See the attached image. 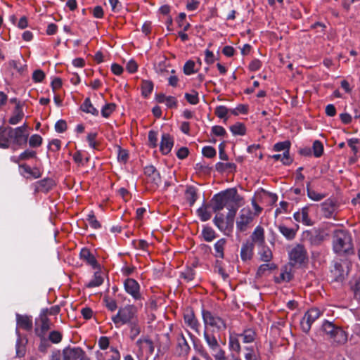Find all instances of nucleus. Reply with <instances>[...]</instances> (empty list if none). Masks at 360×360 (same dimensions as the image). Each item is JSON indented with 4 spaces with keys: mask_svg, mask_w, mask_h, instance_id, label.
<instances>
[{
    "mask_svg": "<svg viewBox=\"0 0 360 360\" xmlns=\"http://www.w3.org/2000/svg\"><path fill=\"white\" fill-rule=\"evenodd\" d=\"M240 199L236 188L227 189L213 196L212 208L214 212H217L225 207L229 210V212L236 214Z\"/></svg>",
    "mask_w": 360,
    "mask_h": 360,
    "instance_id": "obj_1",
    "label": "nucleus"
},
{
    "mask_svg": "<svg viewBox=\"0 0 360 360\" xmlns=\"http://www.w3.org/2000/svg\"><path fill=\"white\" fill-rule=\"evenodd\" d=\"M333 250L336 253H349L352 250V238L345 230H337L333 238Z\"/></svg>",
    "mask_w": 360,
    "mask_h": 360,
    "instance_id": "obj_2",
    "label": "nucleus"
},
{
    "mask_svg": "<svg viewBox=\"0 0 360 360\" xmlns=\"http://www.w3.org/2000/svg\"><path fill=\"white\" fill-rule=\"evenodd\" d=\"M112 321L116 328L133 323L136 321V308L133 305H127L120 308L117 313L112 316Z\"/></svg>",
    "mask_w": 360,
    "mask_h": 360,
    "instance_id": "obj_3",
    "label": "nucleus"
},
{
    "mask_svg": "<svg viewBox=\"0 0 360 360\" xmlns=\"http://www.w3.org/2000/svg\"><path fill=\"white\" fill-rule=\"evenodd\" d=\"M202 319L205 325V330H207V327L210 326L214 328V331H222L226 328L224 320L218 315L212 313L210 311L202 310Z\"/></svg>",
    "mask_w": 360,
    "mask_h": 360,
    "instance_id": "obj_4",
    "label": "nucleus"
},
{
    "mask_svg": "<svg viewBox=\"0 0 360 360\" xmlns=\"http://www.w3.org/2000/svg\"><path fill=\"white\" fill-rule=\"evenodd\" d=\"M27 127L25 124L16 128L8 127L12 143L20 146L26 144L28 138Z\"/></svg>",
    "mask_w": 360,
    "mask_h": 360,
    "instance_id": "obj_5",
    "label": "nucleus"
},
{
    "mask_svg": "<svg viewBox=\"0 0 360 360\" xmlns=\"http://www.w3.org/2000/svg\"><path fill=\"white\" fill-rule=\"evenodd\" d=\"M235 216L236 214H233V212H228L226 219H224L222 214H217L214 217L213 222L219 230L225 234H228L233 226Z\"/></svg>",
    "mask_w": 360,
    "mask_h": 360,
    "instance_id": "obj_6",
    "label": "nucleus"
},
{
    "mask_svg": "<svg viewBox=\"0 0 360 360\" xmlns=\"http://www.w3.org/2000/svg\"><path fill=\"white\" fill-rule=\"evenodd\" d=\"M203 336L215 360H218L225 354V352L221 349L217 339L213 334L205 330Z\"/></svg>",
    "mask_w": 360,
    "mask_h": 360,
    "instance_id": "obj_7",
    "label": "nucleus"
},
{
    "mask_svg": "<svg viewBox=\"0 0 360 360\" xmlns=\"http://www.w3.org/2000/svg\"><path fill=\"white\" fill-rule=\"evenodd\" d=\"M322 312L317 308H311L308 310L300 321L302 330L307 333L311 324L321 315Z\"/></svg>",
    "mask_w": 360,
    "mask_h": 360,
    "instance_id": "obj_8",
    "label": "nucleus"
},
{
    "mask_svg": "<svg viewBox=\"0 0 360 360\" xmlns=\"http://www.w3.org/2000/svg\"><path fill=\"white\" fill-rule=\"evenodd\" d=\"M254 214L250 208H243L236 220V229L240 232L248 229V225L252 221Z\"/></svg>",
    "mask_w": 360,
    "mask_h": 360,
    "instance_id": "obj_9",
    "label": "nucleus"
},
{
    "mask_svg": "<svg viewBox=\"0 0 360 360\" xmlns=\"http://www.w3.org/2000/svg\"><path fill=\"white\" fill-rule=\"evenodd\" d=\"M124 285L126 292L131 295L134 300L141 298L140 285L136 280L127 278L125 280Z\"/></svg>",
    "mask_w": 360,
    "mask_h": 360,
    "instance_id": "obj_10",
    "label": "nucleus"
},
{
    "mask_svg": "<svg viewBox=\"0 0 360 360\" xmlns=\"http://www.w3.org/2000/svg\"><path fill=\"white\" fill-rule=\"evenodd\" d=\"M290 260L295 263H302L307 259V252L302 245H297L289 252Z\"/></svg>",
    "mask_w": 360,
    "mask_h": 360,
    "instance_id": "obj_11",
    "label": "nucleus"
},
{
    "mask_svg": "<svg viewBox=\"0 0 360 360\" xmlns=\"http://www.w3.org/2000/svg\"><path fill=\"white\" fill-rule=\"evenodd\" d=\"M16 323L17 328L19 327L26 330H30L32 328V320L30 316L27 315H20L19 314H16ZM15 333L18 336V342H19L20 337L18 328H16Z\"/></svg>",
    "mask_w": 360,
    "mask_h": 360,
    "instance_id": "obj_12",
    "label": "nucleus"
},
{
    "mask_svg": "<svg viewBox=\"0 0 360 360\" xmlns=\"http://www.w3.org/2000/svg\"><path fill=\"white\" fill-rule=\"evenodd\" d=\"M84 356V352L79 347H67L63 350V360H77Z\"/></svg>",
    "mask_w": 360,
    "mask_h": 360,
    "instance_id": "obj_13",
    "label": "nucleus"
},
{
    "mask_svg": "<svg viewBox=\"0 0 360 360\" xmlns=\"http://www.w3.org/2000/svg\"><path fill=\"white\" fill-rule=\"evenodd\" d=\"M347 263L346 262H336L334 268L331 270L335 281H342L347 274Z\"/></svg>",
    "mask_w": 360,
    "mask_h": 360,
    "instance_id": "obj_14",
    "label": "nucleus"
},
{
    "mask_svg": "<svg viewBox=\"0 0 360 360\" xmlns=\"http://www.w3.org/2000/svg\"><path fill=\"white\" fill-rule=\"evenodd\" d=\"M174 146V139L168 134H163L162 135L160 149L162 154H168Z\"/></svg>",
    "mask_w": 360,
    "mask_h": 360,
    "instance_id": "obj_15",
    "label": "nucleus"
},
{
    "mask_svg": "<svg viewBox=\"0 0 360 360\" xmlns=\"http://www.w3.org/2000/svg\"><path fill=\"white\" fill-rule=\"evenodd\" d=\"M144 173L148 176V181H151L154 185L158 186L161 182L160 173L153 165L146 166L144 168Z\"/></svg>",
    "mask_w": 360,
    "mask_h": 360,
    "instance_id": "obj_16",
    "label": "nucleus"
},
{
    "mask_svg": "<svg viewBox=\"0 0 360 360\" xmlns=\"http://www.w3.org/2000/svg\"><path fill=\"white\" fill-rule=\"evenodd\" d=\"M252 243H255L258 246H262L265 242L264 240V230L260 226H257L251 235Z\"/></svg>",
    "mask_w": 360,
    "mask_h": 360,
    "instance_id": "obj_17",
    "label": "nucleus"
},
{
    "mask_svg": "<svg viewBox=\"0 0 360 360\" xmlns=\"http://www.w3.org/2000/svg\"><path fill=\"white\" fill-rule=\"evenodd\" d=\"M177 354L180 356H186L191 348L184 335L181 334L177 339Z\"/></svg>",
    "mask_w": 360,
    "mask_h": 360,
    "instance_id": "obj_18",
    "label": "nucleus"
},
{
    "mask_svg": "<svg viewBox=\"0 0 360 360\" xmlns=\"http://www.w3.org/2000/svg\"><path fill=\"white\" fill-rule=\"evenodd\" d=\"M80 258L91 266L94 269L98 267L97 261L94 255L87 248H82L80 251Z\"/></svg>",
    "mask_w": 360,
    "mask_h": 360,
    "instance_id": "obj_19",
    "label": "nucleus"
},
{
    "mask_svg": "<svg viewBox=\"0 0 360 360\" xmlns=\"http://www.w3.org/2000/svg\"><path fill=\"white\" fill-rule=\"evenodd\" d=\"M254 244L247 241L243 243L240 250V257L243 261L250 260L253 255Z\"/></svg>",
    "mask_w": 360,
    "mask_h": 360,
    "instance_id": "obj_20",
    "label": "nucleus"
},
{
    "mask_svg": "<svg viewBox=\"0 0 360 360\" xmlns=\"http://www.w3.org/2000/svg\"><path fill=\"white\" fill-rule=\"evenodd\" d=\"M304 237L307 238L313 245H318L323 240V236L317 230L305 231Z\"/></svg>",
    "mask_w": 360,
    "mask_h": 360,
    "instance_id": "obj_21",
    "label": "nucleus"
},
{
    "mask_svg": "<svg viewBox=\"0 0 360 360\" xmlns=\"http://www.w3.org/2000/svg\"><path fill=\"white\" fill-rule=\"evenodd\" d=\"M294 219L298 222H302L305 225H311V219L308 214V208L304 207L300 211L294 214Z\"/></svg>",
    "mask_w": 360,
    "mask_h": 360,
    "instance_id": "obj_22",
    "label": "nucleus"
},
{
    "mask_svg": "<svg viewBox=\"0 0 360 360\" xmlns=\"http://www.w3.org/2000/svg\"><path fill=\"white\" fill-rule=\"evenodd\" d=\"M11 143L8 127H0V148H8Z\"/></svg>",
    "mask_w": 360,
    "mask_h": 360,
    "instance_id": "obj_23",
    "label": "nucleus"
},
{
    "mask_svg": "<svg viewBox=\"0 0 360 360\" xmlns=\"http://www.w3.org/2000/svg\"><path fill=\"white\" fill-rule=\"evenodd\" d=\"M292 274L290 272V269L285 266L281 269V274L279 276L275 278V282L277 283H281L283 282H288L292 279Z\"/></svg>",
    "mask_w": 360,
    "mask_h": 360,
    "instance_id": "obj_24",
    "label": "nucleus"
},
{
    "mask_svg": "<svg viewBox=\"0 0 360 360\" xmlns=\"http://www.w3.org/2000/svg\"><path fill=\"white\" fill-rule=\"evenodd\" d=\"M136 345L141 349L146 350L148 353L153 354L154 352V346L153 342L148 338H140L136 341Z\"/></svg>",
    "mask_w": 360,
    "mask_h": 360,
    "instance_id": "obj_25",
    "label": "nucleus"
},
{
    "mask_svg": "<svg viewBox=\"0 0 360 360\" xmlns=\"http://www.w3.org/2000/svg\"><path fill=\"white\" fill-rule=\"evenodd\" d=\"M185 195L190 205L193 206L198 198L196 188L192 186L187 187Z\"/></svg>",
    "mask_w": 360,
    "mask_h": 360,
    "instance_id": "obj_26",
    "label": "nucleus"
},
{
    "mask_svg": "<svg viewBox=\"0 0 360 360\" xmlns=\"http://www.w3.org/2000/svg\"><path fill=\"white\" fill-rule=\"evenodd\" d=\"M184 321L192 329L198 331L199 323L193 312L191 311L184 315Z\"/></svg>",
    "mask_w": 360,
    "mask_h": 360,
    "instance_id": "obj_27",
    "label": "nucleus"
},
{
    "mask_svg": "<svg viewBox=\"0 0 360 360\" xmlns=\"http://www.w3.org/2000/svg\"><path fill=\"white\" fill-rule=\"evenodd\" d=\"M262 249L259 252V259L264 262H271L273 258V254L269 248L261 246Z\"/></svg>",
    "mask_w": 360,
    "mask_h": 360,
    "instance_id": "obj_28",
    "label": "nucleus"
},
{
    "mask_svg": "<svg viewBox=\"0 0 360 360\" xmlns=\"http://www.w3.org/2000/svg\"><path fill=\"white\" fill-rule=\"evenodd\" d=\"M81 110L86 113H90L93 115H98V110L94 108L89 98H86L81 105Z\"/></svg>",
    "mask_w": 360,
    "mask_h": 360,
    "instance_id": "obj_29",
    "label": "nucleus"
},
{
    "mask_svg": "<svg viewBox=\"0 0 360 360\" xmlns=\"http://www.w3.org/2000/svg\"><path fill=\"white\" fill-rule=\"evenodd\" d=\"M226 240L224 238H221L215 243L214 248L215 251L214 256L216 257H219L220 259L224 258V250Z\"/></svg>",
    "mask_w": 360,
    "mask_h": 360,
    "instance_id": "obj_30",
    "label": "nucleus"
},
{
    "mask_svg": "<svg viewBox=\"0 0 360 360\" xmlns=\"http://www.w3.org/2000/svg\"><path fill=\"white\" fill-rule=\"evenodd\" d=\"M280 233L288 240H292L296 235V230L288 228L285 225H279L278 227Z\"/></svg>",
    "mask_w": 360,
    "mask_h": 360,
    "instance_id": "obj_31",
    "label": "nucleus"
},
{
    "mask_svg": "<svg viewBox=\"0 0 360 360\" xmlns=\"http://www.w3.org/2000/svg\"><path fill=\"white\" fill-rule=\"evenodd\" d=\"M244 343H251L255 339V332L252 329H247L238 335Z\"/></svg>",
    "mask_w": 360,
    "mask_h": 360,
    "instance_id": "obj_32",
    "label": "nucleus"
},
{
    "mask_svg": "<svg viewBox=\"0 0 360 360\" xmlns=\"http://www.w3.org/2000/svg\"><path fill=\"white\" fill-rule=\"evenodd\" d=\"M333 340L339 344H343L347 340V335L346 333L341 329L340 328H338L335 330V333L331 337Z\"/></svg>",
    "mask_w": 360,
    "mask_h": 360,
    "instance_id": "obj_33",
    "label": "nucleus"
},
{
    "mask_svg": "<svg viewBox=\"0 0 360 360\" xmlns=\"http://www.w3.org/2000/svg\"><path fill=\"white\" fill-rule=\"evenodd\" d=\"M276 265L272 262H265V264H261L257 271V276L260 277L262 276L266 271H270L276 269Z\"/></svg>",
    "mask_w": 360,
    "mask_h": 360,
    "instance_id": "obj_34",
    "label": "nucleus"
},
{
    "mask_svg": "<svg viewBox=\"0 0 360 360\" xmlns=\"http://www.w3.org/2000/svg\"><path fill=\"white\" fill-rule=\"evenodd\" d=\"M103 282L102 274L99 271L95 272L94 278L86 285L87 288H95L100 286Z\"/></svg>",
    "mask_w": 360,
    "mask_h": 360,
    "instance_id": "obj_35",
    "label": "nucleus"
},
{
    "mask_svg": "<svg viewBox=\"0 0 360 360\" xmlns=\"http://www.w3.org/2000/svg\"><path fill=\"white\" fill-rule=\"evenodd\" d=\"M310 185V182L307 184V195L311 200L314 201H320L325 198L326 195L316 192L311 188Z\"/></svg>",
    "mask_w": 360,
    "mask_h": 360,
    "instance_id": "obj_36",
    "label": "nucleus"
},
{
    "mask_svg": "<svg viewBox=\"0 0 360 360\" xmlns=\"http://www.w3.org/2000/svg\"><path fill=\"white\" fill-rule=\"evenodd\" d=\"M229 347L230 349L239 354L240 352V340L238 335H231L229 338Z\"/></svg>",
    "mask_w": 360,
    "mask_h": 360,
    "instance_id": "obj_37",
    "label": "nucleus"
},
{
    "mask_svg": "<svg viewBox=\"0 0 360 360\" xmlns=\"http://www.w3.org/2000/svg\"><path fill=\"white\" fill-rule=\"evenodd\" d=\"M197 214L201 221H206L211 218V212L207 210V205L205 204L197 210Z\"/></svg>",
    "mask_w": 360,
    "mask_h": 360,
    "instance_id": "obj_38",
    "label": "nucleus"
},
{
    "mask_svg": "<svg viewBox=\"0 0 360 360\" xmlns=\"http://www.w3.org/2000/svg\"><path fill=\"white\" fill-rule=\"evenodd\" d=\"M195 273L193 269L187 267L181 273V278H183L186 282H191L195 278Z\"/></svg>",
    "mask_w": 360,
    "mask_h": 360,
    "instance_id": "obj_39",
    "label": "nucleus"
},
{
    "mask_svg": "<svg viewBox=\"0 0 360 360\" xmlns=\"http://www.w3.org/2000/svg\"><path fill=\"white\" fill-rule=\"evenodd\" d=\"M202 235L205 241L210 242L216 238L215 231L209 226L203 228Z\"/></svg>",
    "mask_w": 360,
    "mask_h": 360,
    "instance_id": "obj_40",
    "label": "nucleus"
},
{
    "mask_svg": "<svg viewBox=\"0 0 360 360\" xmlns=\"http://www.w3.org/2000/svg\"><path fill=\"white\" fill-rule=\"evenodd\" d=\"M322 329L331 338L335 330L338 329V327H335L331 322L326 321L322 325Z\"/></svg>",
    "mask_w": 360,
    "mask_h": 360,
    "instance_id": "obj_41",
    "label": "nucleus"
},
{
    "mask_svg": "<svg viewBox=\"0 0 360 360\" xmlns=\"http://www.w3.org/2000/svg\"><path fill=\"white\" fill-rule=\"evenodd\" d=\"M230 130L233 135L243 136L245 134V125L239 122L231 126Z\"/></svg>",
    "mask_w": 360,
    "mask_h": 360,
    "instance_id": "obj_42",
    "label": "nucleus"
},
{
    "mask_svg": "<svg viewBox=\"0 0 360 360\" xmlns=\"http://www.w3.org/2000/svg\"><path fill=\"white\" fill-rule=\"evenodd\" d=\"M275 160H281L284 165H289L291 162V158L289 156V151H285L283 154H276L272 155Z\"/></svg>",
    "mask_w": 360,
    "mask_h": 360,
    "instance_id": "obj_43",
    "label": "nucleus"
},
{
    "mask_svg": "<svg viewBox=\"0 0 360 360\" xmlns=\"http://www.w3.org/2000/svg\"><path fill=\"white\" fill-rule=\"evenodd\" d=\"M142 94L147 97L149 94H151L153 89V84L150 81H143L142 82Z\"/></svg>",
    "mask_w": 360,
    "mask_h": 360,
    "instance_id": "obj_44",
    "label": "nucleus"
},
{
    "mask_svg": "<svg viewBox=\"0 0 360 360\" xmlns=\"http://www.w3.org/2000/svg\"><path fill=\"white\" fill-rule=\"evenodd\" d=\"M195 68V63L193 60H188L186 62L184 66V72L186 75H191L195 72V70L194 69Z\"/></svg>",
    "mask_w": 360,
    "mask_h": 360,
    "instance_id": "obj_45",
    "label": "nucleus"
},
{
    "mask_svg": "<svg viewBox=\"0 0 360 360\" xmlns=\"http://www.w3.org/2000/svg\"><path fill=\"white\" fill-rule=\"evenodd\" d=\"M115 105L114 103H108L105 105L101 109V115L104 117H108L114 111Z\"/></svg>",
    "mask_w": 360,
    "mask_h": 360,
    "instance_id": "obj_46",
    "label": "nucleus"
},
{
    "mask_svg": "<svg viewBox=\"0 0 360 360\" xmlns=\"http://www.w3.org/2000/svg\"><path fill=\"white\" fill-rule=\"evenodd\" d=\"M314 155L316 157H320L323 152V146L319 141H315L313 143Z\"/></svg>",
    "mask_w": 360,
    "mask_h": 360,
    "instance_id": "obj_47",
    "label": "nucleus"
},
{
    "mask_svg": "<svg viewBox=\"0 0 360 360\" xmlns=\"http://www.w3.org/2000/svg\"><path fill=\"white\" fill-rule=\"evenodd\" d=\"M42 143V138L38 134H34L31 136L29 139V145L31 147H38Z\"/></svg>",
    "mask_w": 360,
    "mask_h": 360,
    "instance_id": "obj_48",
    "label": "nucleus"
},
{
    "mask_svg": "<svg viewBox=\"0 0 360 360\" xmlns=\"http://www.w3.org/2000/svg\"><path fill=\"white\" fill-rule=\"evenodd\" d=\"M41 330L42 333H46L48 330L51 328V321L46 316L45 314L41 315Z\"/></svg>",
    "mask_w": 360,
    "mask_h": 360,
    "instance_id": "obj_49",
    "label": "nucleus"
},
{
    "mask_svg": "<svg viewBox=\"0 0 360 360\" xmlns=\"http://www.w3.org/2000/svg\"><path fill=\"white\" fill-rule=\"evenodd\" d=\"M185 98L192 105H195L199 102L198 94L196 91H193L192 94L186 93Z\"/></svg>",
    "mask_w": 360,
    "mask_h": 360,
    "instance_id": "obj_50",
    "label": "nucleus"
},
{
    "mask_svg": "<svg viewBox=\"0 0 360 360\" xmlns=\"http://www.w3.org/2000/svg\"><path fill=\"white\" fill-rule=\"evenodd\" d=\"M49 339L51 342L54 344H58L62 340V335L60 332L57 330H53L50 333Z\"/></svg>",
    "mask_w": 360,
    "mask_h": 360,
    "instance_id": "obj_51",
    "label": "nucleus"
},
{
    "mask_svg": "<svg viewBox=\"0 0 360 360\" xmlns=\"http://www.w3.org/2000/svg\"><path fill=\"white\" fill-rule=\"evenodd\" d=\"M86 219L89 222V224L93 229H96L100 228L101 224H100L99 221L96 219V217L92 212L88 214Z\"/></svg>",
    "mask_w": 360,
    "mask_h": 360,
    "instance_id": "obj_52",
    "label": "nucleus"
},
{
    "mask_svg": "<svg viewBox=\"0 0 360 360\" xmlns=\"http://www.w3.org/2000/svg\"><path fill=\"white\" fill-rule=\"evenodd\" d=\"M290 145L289 141L279 142L274 145V149L276 151H289Z\"/></svg>",
    "mask_w": 360,
    "mask_h": 360,
    "instance_id": "obj_53",
    "label": "nucleus"
},
{
    "mask_svg": "<svg viewBox=\"0 0 360 360\" xmlns=\"http://www.w3.org/2000/svg\"><path fill=\"white\" fill-rule=\"evenodd\" d=\"M202 153L205 157L212 158L216 155V150L212 146H205L202 149Z\"/></svg>",
    "mask_w": 360,
    "mask_h": 360,
    "instance_id": "obj_54",
    "label": "nucleus"
},
{
    "mask_svg": "<svg viewBox=\"0 0 360 360\" xmlns=\"http://www.w3.org/2000/svg\"><path fill=\"white\" fill-rule=\"evenodd\" d=\"M148 141L151 147L155 148L157 146L158 133L156 131L151 130L148 132Z\"/></svg>",
    "mask_w": 360,
    "mask_h": 360,
    "instance_id": "obj_55",
    "label": "nucleus"
},
{
    "mask_svg": "<svg viewBox=\"0 0 360 360\" xmlns=\"http://www.w3.org/2000/svg\"><path fill=\"white\" fill-rule=\"evenodd\" d=\"M129 325L131 328V338L134 340L140 333V327L138 326L136 321Z\"/></svg>",
    "mask_w": 360,
    "mask_h": 360,
    "instance_id": "obj_56",
    "label": "nucleus"
},
{
    "mask_svg": "<svg viewBox=\"0 0 360 360\" xmlns=\"http://www.w3.org/2000/svg\"><path fill=\"white\" fill-rule=\"evenodd\" d=\"M215 272H217L224 280H226L229 275L225 272L224 269L221 266V263L219 261H217L215 267H214Z\"/></svg>",
    "mask_w": 360,
    "mask_h": 360,
    "instance_id": "obj_57",
    "label": "nucleus"
},
{
    "mask_svg": "<svg viewBox=\"0 0 360 360\" xmlns=\"http://www.w3.org/2000/svg\"><path fill=\"white\" fill-rule=\"evenodd\" d=\"M67 129V123L63 120H60L55 124V129L58 133L64 132Z\"/></svg>",
    "mask_w": 360,
    "mask_h": 360,
    "instance_id": "obj_58",
    "label": "nucleus"
},
{
    "mask_svg": "<svg viewBox=\"0 0 360 360\" xmlns=\"http://www.w3.org/2000/svg\"><path fill=\"white\" fill-rule=\"evenodd\" d=\"M215 113L218 117L224 118L228 113V109L224 105H219L216 108Z\"/></svg>",
    "mask_w": 360,
    "mask_h": 360,
    "instance_id": "obj_59",
    "label": "nucleus"
},
{
    "mask_svg": "<svg viewBox=\"0 0 360 360\" xmlns=\"http://www.w3.org/2000/svg\"><path fill=\"white\" fill-rule=\"evenodd\" d=\"M39 184L41 187L44 188L46 191H49L53 185V181L50 179H44L39 181Z\"/></svg>",
    "mask_w": 360,
    "mask_h": 360,
    "instance_id": "obj_60",
    "label": "nucleus"
},
{
    "mask_svg": "<svg viewBox=\"0 0 360 360\" xmlns=\"http://www.w3.org/2000/svg\"><path fill=\"white\" fill-rule=\"evenodd\" d=\"M36 155V153L33 150H26L22 152L19 156L18 159L24 160H27L31 158H34Z\"/></svg>",
    "mask_w": 360,
    "mask_h": 360,
    "instance_id": "obj_61",
    "label": "nucleus"
},
{
    "mask_svg": "<svg viewBox=\"0 0 360 360\" xmlns=\"http://www.w3.org/2000/svg\"><path fill=\"white\" fill-rule=\"evenodd\" d=\"M353 290L355 299L360 302V276L356 280Z\"/></svg>",
    "mask_w": 360,
    "mask_h": 360,
    "instance_id": "obj_62",
    "label": "nucleus"
},
{
    "mask_svg": "<svg viewBox=\"0 0 360 360\" xmlns=\"http://www.w3.org/2000/svg\"><path fill=\"white\" fill-rule=\"evenodd\" d=\"M247 352L245 354V360H259L252 347H245Z\"/></svg>",
    "mask_w": 360,
    "mask_h": 360,
    "instance_id": "obj_63",
    "label": "nucleus"
},
{
    "mask_svg": "<svg viewBox=\"0 0 360 360\" xmlns=\"http://www.w3.org/2000/svg\"><path fill=\"white\" fill-rule=\"evenodd\" d=\"M22 116L23 113L18 110L17 113L9 119V123L13 125L18 124L22 120Z\"/></svg>",
    "mask_w": 360,
    "mask_h": 360,
    "instance_id": "obj_64",
    "label": "nucleus"
}]
</instances>
